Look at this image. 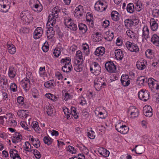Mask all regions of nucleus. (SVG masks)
<instances>
[{
    "instance_id": "6e6552de",
    "label": "nucleus",
    "mask_w": 159,
    "mask_h": 159,
    "mask_svg": "<svg viewBox=\"0 0 159 159\" xmlns=\"http://www.w3.org/2000/svg\"><path fill=\"white\" fill-rule=\"evenodd\" d=\"M139 98L143 102H146L150 98L149 92L145 89H141L138 92Z\"/></svg>"
},
{
    "instance_id": "0e129e2a",
    "label": "nucleus",
    "mask_w": 159,
    "mask_h": 159,
    "mask_svg": "<svg viewBox=\"0 0 159 159\" xmlns=\"http://www.w3.org/2000/svg\"><path fill=\"white\" fill-rule=\"evenodd\" d=\"M72 67V65H64L62 67V70L65 72L67 73L71 70Z\"/></svg>"
},
{
    "instance_id": "72a5a7b5",
    "label": "nucleus",
    "mask_w": 159,
    "mask_h": 159,
    "mask_svg": "<svg viewBox=\"0 0 159 159\" xmlns=\"http://www.w3.org/2000/svg\"><path fill=\"white\" fill-rule=\"evenodd\" d=\"M63 48L61 46H57L54 49L53 52L54 57L55 58L58 57L60 55L61 52Z\"/></svg>"
},
{
    "instance_id": "e2e57ef3",
    "label": "nucleus",
    "mask_w": 159,
    "mask_h": 159,
    "mask_svg": "<svg viewBox=\"0 0 159 159\" xmlns=\"http://www.w3.org/2000/svg\"><path fill=\"white\" fill-rule=\"evenodd\" d=\"M45 96L46 98L53 102L56 101L57 98L56 96L51 93H47Z\"/></svg>"
},
{
    "instance_id": "423d86ee",
    "label": "nucleus",
    "mask_w": 159,
    "mask_h": 159,
    "mask_svg": "<svg viewBox=\"0 0 159 159\" xmlns=\"http://www.w3.org/2000/svg\"><path fill=\"white\" fill-rule=\"evenodd\" d=\"M94 87L96 90L100 91L102 88H105L107 86L106 81L104 78H99L94 80Z\"/></svg>"
},
{
    "instance_id": "f03ea898",
    "label": "nucleus",
    "mask_w": 159,
    "mask_h": 159,
    "mask_svg": "<svg viewBox=\"0 0 159 159\" xmlns=\"http://www.w3.org/2000/svg\"><path fill=\"white\" fill-rule=\"evenodd\" d=\"M115 127L117 131L122 134H126L129 131L128 127L121 121H117L115 125Z\"/></svg>"
},
{
    "instance_id": "69168bd1",
    "label": "nucleus",
    "mask_w": 159,
    "mask_h": 159,
    "mask_svg": "<svg viewBox=\"0 0 159 159\" xmlns=\"http://www.w3.org/2000/svg\"><path fill=\"white\" fill-rule=\"evenodd\" d=\"M33 147H31L30 143L28 142H26L25 143V145L24 148L25 150L29 152H31L32 151Z\"/></svg>"
},
{
    "instance_id": "a19ab883",
    "label": "nucleus",
    "mask_w": 159,
    "mask_h": 159,
    "mask_svg": "<svg viewBox=\"0 0 159 159\" xmlns=\"http://www.w3.org/2000/svg\"><path fill=\"white\" fill-rule=\"evenodd\" d=\"M135 7L136 10L138 12L140 11L143 9V4L139 0H135Z\"/></svg>"
},
{
    "instance_id": "4d7b16f0",
    "label": "nucleus",
    "mask_w": 159,
    "mask_h": 159,
    "mask_svg": "<svg viewBox=\"0 0 159 159\" xmlns=\"http://www.w3.org/2000/svg\"><path fill=\"white\" fill-rule=\"evenodd\" d=\"M134 7L133 3H129L127 5L126 7V10L127 12L130 13H133L134 11Z\"/></svg>"
},
{
    "instance_id": "09e8293b",
    "label": "nucleus",
    "mask_w": 159,
    "mask_h": 159,
    "mask_svg": "<svg viewBox=\"0 0 159 159\" xmlns=\"http://www.w3.org/2000/svg\"><path fill=\"white\" fill-rule=\"evenodd\" d=\"M93 36V40L94 42H99L102 40L101 34L98 32H94Z\"/></svg>"
},
{
    "instance_id": "58836bf2",
    "label": "nucleus",
    "mask_w": 159,
    "mask_h": 159,
    "mask_svg": "<svg viewBox=\"0 0 159 159\" xmlns=\"http://www.w3.org/2000/svg\"><path fill=\"white\" fill-rule=\"evenodd\" d=\"M126 33L128 37L132 39L134 41L137 40V35L133 31L129 30L126 31Z\"/></svg>"
},
{
    "instance_id": "ea45409f",
    "label": "nucleus",
    "mask_w": 159,
    "mask_h": 159,
    "mask_svg": "<svg viewBox=\"0 0 159 159\" xmlns=\"http://www.w3.org/2000/svg\"><path fill=\"white\" fill-rule=\"evenodd\" d=\"M17 105L20 106L21 108L25 107L26 105L24 102V98L22 96H18L17 98Z\"/></svg>"
},
{
    "instance_id": "a211bd4d",
    "label": "nucleus",
    "mask_w": 159,
    "mask_h": 159,
    "mask_svg": "<svg viewBox=\"0 0 159 159\" xmlns=\"http://www.w3.org/2000/svg\"><path fill=\"white\" fill-rule=\"evenodd\" d=\"M125 45L126 48L131 52H137L139 51V49L137 45L134 43L127 41L125 43Z\"/></svg>"
},
{
    "instance_id": "20e7f679",
    "label": "nucleus",
    "mask_w": 159,
    "mask_h": 159,
    "mask_svg": "<svg viewBox=\"0 0 159 159\" xmlns=\"http://www.w3.org/2000/svg\"><path fill=\"white\" fill-rule=\"evenodd\" d=\"M64 24L67 28L73 31H75L77 29V25L71 18L69 17L65 18Z\"/></svg>"
},
{
    "instance_id": "6e6d98bb",
    "label": "nucleus",
    "mask_w": 159,
    "mask_h": 159,
    "mask_svg": "<svg viewBox=\"0 0 159 159\" xmlns=\"http://www.w3.org/2000/svg\"><path fill=\"white\" fill-rule=\"evenodd\" d=\"M70 116L72 117H73L75 119H77L78 118V116L76 112V110L75 107H71L70 108Z\"/></svg>"
},
{
    "instance_id": "7ed1b4c3",
    "label": "nucleus",
    "mask_w": 159,
    "mask_h": 159,
    "mask_svg": "<svg viewBox=\"0 0 159 159\" xmlns=\"http://www.w3.org/2000/svg\"><path fill=\"white\" fill-rule=\"evenodd\" d=\"M20 19L24 23H30L33 20V18L30 12L27 10L22 11L20 14Z\"/></svg>"
},
{
    "instance_id": "9b49d317",
    "label": "nucleus",
    "mask_w": 159,
    "mask_h": 159,
    "mask_svg": "<svg viewBox=\"0 0 159 159\" xmlns=\"http://www.w3.org/2000/svg\"><path fill=\"white\" fill-rule=\"evenodd\" d=\"M95 111L98 112L97 116L99 118L104 119L107 116V111L104 107H98L95 109Z\"/></svg>"
},
{
    "instance_id": "a18cd8bd",
    "label": "nucleus",
    "mask_w": 159,
    "mask_h": 159,
    "mask_svg": "<svg viewBox=\"0 0 159 159\" xmlns=\"http://www.w3.org/2000/svg\"><path fill=\"white\" fill-rule=\"evenodd\" d=\"M19 152L16 149H10L9 151V153L11 157L13 159L20 156Z\"/></svg>"
},
{
    "instance_id": "2eb2a0df",
    "label": "nucleus",
    "mask_w": 159,
    "mask_h": 159,
    "mask_svg": "<svg viewBox=\"0 0 159 159\" xmlns=\"http://www.w3.org/2000/svg\"><path fill=\"white\" fill-rule=\"evenodd\" d=\"M84 14V7L81 5H79L76 7L74 11V16L77 19H80V17L83 16Z\"/></svg>"
},
{
    "instance_id": "79ce46f5",
    "label": "nucleus",
    "mask_w": 159,
    "mask_h": 159,
    "mask_svg": "<svg viewBox=\"0 0 159 159\" xmlns=\"http://www.w3.org/2000/svg\"><path fill=\"white\" fill-rule=\"evenodd\" d=\"M104 39L107 41H111L114 37V34L113 32L111 31H108L106 32Z\"/></svg>"
},
{
    "instance_id": "4468645a",
    "label": "nucleus",
    "mask_w": 159,
    "mask_h": 159,
    "mask_svg": "<svg viewBox=\"0 0 159 159\" xmlns=\"http://www.w3.org/2000/svg\"><path fill=\"white\" fill-rule=\"evenodd\" d=\"M140 30L141 31V36L143 39L147 40L149 38V29L147 25H144L143 27L141 26Z\"/></svg>"
},
{
    "instance_id": "a878e982",
    "label": "nucleus",
    "mask_w": 159,
    "mask_h": 159,
    "mask_svg": "<svg viewBox=\"0 0 159 159\" xmlns=\"http://www.w3.org/2000/svg\"><path fill=\"white\" fill-rule=\"evenodd\" d=\"M105 48L103 47H98L94 52V55L96 57H101L105 53Z\"/></svg>"
},
{
    "instance_id": "4be33fe9",
    "label": "nucleus",
    "mask_w": 159,
    "mask_h": 159,
    "mask_svg": "<svg viewBox=\"0 0 159 159\" xmlns=\"http://www.w3.org/2000/svg\"><path fill=\"white\" fill-rule=\"evenodd\" d=\"M43 32V29L41 27L37 28L34 31L33 37L34 39H37L42 36Z\"/></svg>"
},
{
    "instance_id": "cd10ccee",
    "label": "nucleus",
    "mask_w": 159,
    "mask_h": 159,
    "mask_svg": "<svg viewBox=\"0 0 159 159\" xmlns=\"http://www.w3.org/2000/svg\"><path fill=\"white\" fill-rule=\"evenodd\" d=\"M147 78L144 76H141L137 80L136 83L138 84L141 86H144L148 82Z\"/></svg>"
},
{
    "instance_id": "37998d69",
    "label": "nucleus",
    "mask_w": 159,
    "mask_h": 159,
    "mask_svg": "<svg viewBox=\"0 0 159 159\" xmlns=\"http://www.w3.org/2000/svg\"><path fill=\"white\" fill-rule=\"evenodd\" d=\"M62 98L65 101L71 99L73 98L72 95L70 93L66 92V90L62 91Z\"/></svg>"
},
{
    "instance_id": "412c9836",
    "label": "nucleus",
    "mask_w": 159,
    "mask_h": 159,
    "mask_svg": "<svg viewBox=\"0 0 159 159\" xmlns=\"http://www.w3.org/2000/svg\"><path fill=\"white\" fill-rule=\"evenodd\" d=\"M147 63L146 60L141 59L137 62V68L139 70H143L146 67Z\"/></svg>"
},
{
    "instance_id": "8fccbe9b",
    "label": "nucleus",
    "mask_w": 159,
    "mask_h": 159,
    "mask_svg": "<svg viewBox=\"0 0 159 159\" xmlns=\"http://www.w3.org/2000/svg\"><path fill=\"white\" fill-rule=\"evenodd\" d=\"M54 83L53 80H50L45 82L44 86L47 89H52L54 87Z\"/></svg>"
},
{
    "instance_id": "f3484780",
    "label": "nucleus",
    "mask_w": 159,
    "mask_h": 159,
    "mask_svg": "<svg viewBox=\"0 0 159 159\" xmlns=\"http://www.w3.org/2000/svg\"><path fill=\"white\" fill-rule=\"evenodd\" d=\"M10 5L7 0L0 1V11L3 12H7L10 8Z\"/></svg>"
},
{
    "instance_id": "c756f323",
    "label": "nucleus",
    "mask_w": 159,
    "mask_h": 159,
    "mask_svg": "<svg viewBox=\"0 0 159 159\" xmlns=\"http://www.w3.org/2000/svg\"><path fill=\"white\" fill-rule=\"evenodd\" d=\"M83 62L80 61V60L75 61L74 67L75 70L78 72H80L82 70L83 66L82 65Z\"/></svg>"
},
{
    "instance_id": "393cba45",
    "label": "nucleus",
    "mask_w": 159,
    "mask_h": 159,
    "mask_svg": "<svg viewBox=\"0 0 159 159\" xmlns=\"http://www.w3.org/2000/svg\"><path fill=\"white\" fill-rule=\"evenodd\" d=\"M157 20L154 19L153 18H152L150 19L149 23L150 28L151 30L155 31L157 30L158 28V25L157 23Z\"/></svg>"
},
{
    "instance_id": "dca6fc26",
    "label": "nucleus",
    "mask_w": 159,
    "mask_h": 159,
    "mask_svg": "<svg viewBox=\"0 0 159 159\" xmlns=\"http://www.w3.org/2000/svg\"><path fill=\"white\" fill-rule=\"evenodd\" d=\"M106 69L109 73H114L116 69V67L114 62L112 61H108L105 64Z\"/></svg>"
},
{
    "instance_id": "b1692460",
    "label": "nucleus",
    "mask_w": 159,
    "mask_h": 159,
    "mask_svg": "<svg viewBox=\"0 0 159 159\" xmlns=\"http://www.w3.org/2000/svg\"><path fill=\"white\" fill-rule=\"evenodd\" d=\"M31 82L23 79L20 82L21 87L26 92L28 91L31 86Z\"/></svg>"
},
{
    "instance_id": "f704fd0d",
    "label": "nucleus",
    "mask_w": 159,
    "mask_h": 159,
    "mask_svg": "<svg viewBox=\"0 0 159 159\" xmlns=\"http://www.w3.org/2000/svg\"><path fill=\"white\" fill-rule=\"evenodd\" d=\"M93 16L92 13L88 12L86 15V20L90 26L93 27L94 26V22L93 20Z\"/></svg>"
},
{
    "instance_id": "0eeeda50",
    "label": "nucleus",
    "mask_w": 159,
    "mask_h": 159,
    "mask_svg": "<svg viewBox=\"0 0 159 159\" xmlns=\"http://www.w3.org/2000/svg\"><path fill=\"white\" fill-rule=\"evenodd\" d=\"M129 116L132 119H134L137 117L139 115V111L138 109L136 107L133 106H130L129 107L127 111Z\"/></svg>"
},
{
    "instance_id": "c9c22d12",
    "label": "nucleus",
    "mask_w": 159,
    "mask_h": 159,
    "mask_svg": "<svg viewBox=\"0 0 159 159\" xmlns=\"http://www.w3.org/2000/svg\"><path fill=\"white\" fill-rule=\"evenodd\" d=\"M98 151L100 155L104 157H108L110 154L109 151L102 147L98 148Z\"/></svg>"
},
{
    "instance_id": "603ef678",
    "label": "nucleus",
    "mask_w": 159,
    "mask_h": 159,
    "mask_svg": "<svg viewBox=\"0 0 159 159\" xmlns=\"http://www.w3.org/2000/svg\"><path fill=\"white\" fill-rule=\"evenodd\" d=\"M46 112L48 115L50 116H52L54 111V107L51 104H49L46 108Z\"/></svg>"
},
{
    "instance_id": "6ab92c4d",
    "label": "nucleus",
    "mask_w": 159,
    "mask_h": 159,
    "mask_svg": "<svg viewBox=\"0 0 159 159\" xmlns=\"http://www.w3.org/2000/svg\"><path fill=\"white\" fill-rule=\"evenodd\" d=\"M128 75L123 74L121 77V82L122 85L124 87H127L130 84V80Z\"/></svg>"
},
{
    "instance_id": "e433bc0d",
    "label": "nucleus",
    "mask_w": 159,
    "mask_h": 159,
    "mask_svg": "<svg viewBox=\"0 0 159 159\" xmlns=\"http://www.w3.org/2000/svg\"><path fill=\"white\" fill-rule=\"evenodd\" d=\"M115 57L117 60H121L124 57V53L120 49H116L115 51Z\"/></svg>"
},
{
    "instance_id": "338daca9",
    "label": "nucleus",
    "mask_w": 159,
    "mask_h": 159,
    "mask_svg": "<svg viewBox=\"0 0 159 159\" xmlns=\"http://www.w3.org/2000/svg\"><path fill=\"white\" fill-rule=\"evenodd\" d=\"M43 140L45 143L49 145L52 143L53 139L49 136H45L43 137Z\"/></svg>"
},
{
    "instance_id": "39448f33",
    "label": "nucleus",
    "mask_w": 159,
    "mask_h": 159,
    "mask_svg": "<svg viewBox=\"0 0 159 159\" xmlns=\"http://www.w3.org/2000/svg\"><path fill=\"white\" fill-rule=\"evenodd\" d=\"M29 4L34 11L40 12L43 10V6L38 0H30Z\"/></svg>"
},
{
    "instance_id": "aec40b11",
    "label": "nucleus",
    "mask_w": 159,
    "mask_h": 159,
    "mask_svg": "<svg viewBox=\"0 0 159 159\" xmlns=\"http://www.w3.org/2000/svg\"><path fill=\"white\" fill-rule=\"evenodd\" d=\"M143 112L145 116L148 117H150L153 115L152 108L149 105L144 106L143 108Z\"/></svg>"
},
{
    "instance_id": "bb28decb",
    "label": "nucleus",
    "mask_w": 159,
    "mask_h": 159,
    "mask_svg": "<svg viewBox=\"0 0 159 159\" xmlns=\"http://www.w3.org/2000/svg\"><path fill=\"white\" fill-rule=\"evenodd\" d=\"M7 49L9 53L11 55L14 54L16 51V48L15 46L10 42L7 43Z\"/></svg>"
},
{
    "instance_id": "ddd939ff",
    "label": "nucleus",
    "mask_w": 159,
    "mask_h": 159,
    "mask_svg": "<svg viewBox=\"0 0 159 159\" xmlns=\"http://www.w3.org/2000/svg\"><path fill=\"white\" fill-rule=\"evenodd\" d=\"M54 25L52 26L51 25H48L47 23V25L48 27V30L47 32V35L48 40L52 42L54 40V36L55 34V31L53 30V27Z\"/></svg>"
},
{
    "instance_id": "f257e3e1",
    "label": "nucleus",
    "mask_w": 159,
    "mask_h": 159,
    "mask_svg": "<svg viewBox=\"0 0 159 159\" xmlns=\"http://www.w3.org/2000/svg\"><path fill=\"white\" fill-rule=\"evenodd\" d=\"M60 11V7L58 6L55 7L53 9L52 14L50 15L48 18L47 24L48 25H51L52 26L56 23V19L58 18V14Z\"/></svg>"
},
{
    "instance_id": "680f3d73",
    "label": "nucleus",
    "mask_w": 159,
    "mask_h": 159,
    "mask_svg": "<svg viewBox=\"0 0 159 159\" xmlns=\"http://www.w3.org/2000/svg\"><path fill=\"white\" fill-rule=\"evenodd\" d=\"M82 47L83 50V52L87 55L89 54V46L87 43L83 44Z\"/></svg>"
},
{
    "instance_id": "de8ad7c7",
    "label": "nucleus",
    "mask_w": 159,
    "mask_h": 159,
    "mask_svg": "<svg viewBox=\"0 0 159 159\" xmlns=\"http://www.w3.org/2000/svg\"><path fill=\"white\" fill-rule=\"evenodd\" d=\"M60 63L62 65H67L71 64V59L69 57H66L62 58L60 61Z\"/></svg>"
},
{
    "instance_id": "13d9d810",
    "label": "nucleus",
    "mask_w": 159,
    "mask_h": 159,
    "mask_svg": "<svg viewBox=\"0 0 159 159\" xmlns=\"http://www.w3.org/2000/svg\"><path fill=\"white\" fill-rule=\"evenodd\" d=\"M32 126L36 132L38 133L40 132L41 129L39 126L38 122L33 121L32 123Z\"/></svg>"
},
{
    "instance_id": "c85d7f7f",
    "label": "nucleus",
    "mask_w": 159,
    "mask_h": 159,
    "mask_svg": "<svg viewBox=\"0 0 159 159\" xmlns=\"http://www.w3.org/2000/svg\"><path fill=\"white\" fill-rule=\"evenodd\" d=\"M29 140L31 143L36 148H39L40 145V143L39 139L34 138L33 136H30L29 137Z\"/></svg>"
},
{
    "instance_id": "2f4dec72",
    "label": "nucleus",
    "mask_w": 159,
    "mask_h": 159,
    "mask_svg": "<svg viewBox=\"0 0 159 159\" xmlns=\"http://www.w3.org/2000/svg\"><path fill=\"white\" fill-rule=\"evenodd\" d=\"M17 114L21 118L25 119L29 115V112L27 110H20L18 111Z\"/></svg>"
},
{
    "instance_id": "1a4fd4ad",
    "label": "nucleus",
    "mask_w": 159,
    "mask_h": 159,
    "mask_svg": "<svg viewBox=\"0 0 159 159\" xmlns=\"http://www.w3.org/2000/svg\"><path fill=\"white\" fill-rule=\"evenodd\" d=\"M90 70L92 73L95 75H98L101 73V68L97 62H93L90 67Z\"/></svg>"
},
{
    "instance_id": "3c124183",
    "label": "nucleus",
    "mask_w": 159,
    "mask_h": 159,
    "mask_svg": "<svg viewBox=\"0 0 159 159\" xmlns=\"http://www.w3.org/2000/svg\"><path fill=\"white\" fill-rule=\"evenodd\" d=\"M131 19L132 20V22L133 26H135L138 25L139 22H140V20L139 19L138 16L135 15H132Z\"/></svg>"
},
{
    "instance_id": "4c0bfd02",
    "label": "nucleus",
    "mask_w": 159,
    "mask_h": 159,
    "mask_svg": "<svg viewBox=\"0 0 159 159\" xmlns=\"http://www.w3.org/2000/svg\"><path fill=\"white\" fill-rule=\"evenodd\" d=\"M111 17L112 20L115 22L118 21L120 18L119 13L116 11H111Z\"/></svg>"
},
{
    "instance_id": "bf43d9fd",
    "label": "nucleus",
    "mask_w": 159,
    "mask_h": 159,
    "mask_svg": "<svg viewBox=\"0 0 159 159\" xmlns=\"http://www.w3.org/2000/svg\"><path fill=\"white\" fill-rule=\"evenodd\" d=\"M76 60H80V61L83 62L84 61V57L82 52L80 50L77 51L76 54Z\"/></svg>"
},
{
    "instance_id": "864d4df0",
    "label": "nucleus",
    "mask_w": 159,
    "mask_h": 159,
    "mask_svg": "<svg viewBox=\"0 0 159 159\" xmlns=\"http://www.w3.org/2000/svg\"><path fill=\"white\" fill-rule=\"evenodd\" d=\"M78 27L80 31L83 34L85 33L87 31V26L84 24L82 23L79 24Z\"/></svg>"
},
{
    "instance_id": "5701e85b",
    "label": "nucleus",
    "mask_w": 159,
    "mask_h": 159,
    "mask_svg": "<svg viewBox=\"0 0 159 159\" xmlns=\"http://www.w3.org/2000/svg\"><path fill=\"white\" fill-rule=\"evenodd\" d=\"M14 115L11 113L7 112L8 120H6L7 124L9 126H15L16 125L17 122L13 119Z\"/></svg>"
},
{
    "instance_id": "f8f14e48",
    "label": "nucleus",
    "mask_w": 159,
    "mask_h": 159,
    "mask_svg": "<svg viewBox=\"0 0 159 159\" xmlns=\"http://www.w3.org/2000/svg\"><path fill=\"white\" fill-rule=\"evenodd\" d=\"M107 6L106 3H104L102 1L98 0L95 4L94 8L96 11L102 12L106 10Z\"/></svg>"
},
{
    "instance_id": "052dcab7",
    "label": "nucleus",
    "mask_w": 159,
    "mask_h": 159,
    "mask_svg": "<svg viewBox=\"0 0 159 159\" xmlns=\"http://www.w3.org/2000/svg\"><path fill=\"white\" fill-rule=\"evenodd\" d=\"M154 53L153 51L151 49H148L145 52V55L147 58L149 59H152L154 57Z\"/></svg>"
},
{
    "instance_id": "c03bdc74",
    "label": "nucleus",
    "mask_w": 159,
    "mask_h": 159,
    "mask_svg": "<svg viewBox=\"0 0 159 159\" xmlns=\"http://www.w3.org/2000/svg\"><path fill=\"white\" fill-rule=\"evenodd\" d=\"M16 70L14 68L12 67H10L8 72L9 77L11 79H13L16 76Z\"/></svg>"
},
{
    "instance_id": "774afa93",
    "label": "nucleus",
    "mask_w": 159,
    "mask_h": 159,
    "mask_svg": "<svg viewBox=\"0 0 159 159\" xmlns=\"http://www.w3.org/2000/svg\"><path fill=\"white\" fill-rule=\"evenodd\" d=\"M78 102L80 104L83 106L87 104V102L85 98L82 96H80L78 98Z\"/></svg>"
},
{
    "instance_id": "473e14b6",
    "label": "nucleus",
    "mask_w": 159,
    "mask_h": 159,
    "mask_svg": "<svg viewBox=\"0 0 159 159\" xmlns=\"http://www.w3.org/2000/svg\"><path fill=\"white\" fill-rule=\"evenodd\" d=\"M151 41L154 46L159 47V36L157 34H153L151 39Z\"/></svg>"
},
{
    "instance_id": "7c9ffc66",
    "label": "nucleus",
    "mask_w": 159,
    "mask_h": 159,
    "mask_svg": "<svg viewBox=\"0 0 159 159\" xmlns=\"http://www.w3.org/2000/svg\"><path fill=\"white\" fill-rule=\"evenodd\" d=\"M22 139L21 134L18 132H16L14 135L11 137L12 142L16 144L21 141Z\"/></svg>"
},
{
    "instance_id": "49530a36",
    "label": "nucleus",
    "mask_w": 159,
    "mask_h": 159,
    "mask_svg": "<svg viewBox=\"0 0 159 159\" xmlns=\"http://www.w3.org/2000/svg\"><path fill=\"white\" fill-rule=\"evenodd\" d=\"M25 80L29 81L32 83L34 82V79L32 72L27 71L25 75V77L24 78Z\"/></svg>"
},
{
    "instance_id": "5fc2aeb1",
    "label": "nucleus",
    "mask_w": 159,
    "mask_h": 159,
    "mask_svg": "<svg viewBox=\"0 0 159 159\" xmlns=\"http://www.w3.org/2000/svg\"><path fill=\"white\" fill-rule=\"evenodd\" d=\"M124 23L125 26L127 28L129 29L133 27L131 19L128 18L125 19L124 21Z\"/></svg>"
},
{
    "instance_id": "9d476101",
    "label": "nucleus",
    "mask_w": 159,
    "mask_h": 159,
    "mask_svg": "<svg viewBox=\"0 0 159 159\" xmlns=\"http://www.w3.org/2000/svg\"><path fill=\"white\" fill-rule=\"evenodd\" d=\"M147 82L151 90L154 91L155 89L158 90L159 89V82L153 78H149Z\"/></svg>"
}]
</instances>
